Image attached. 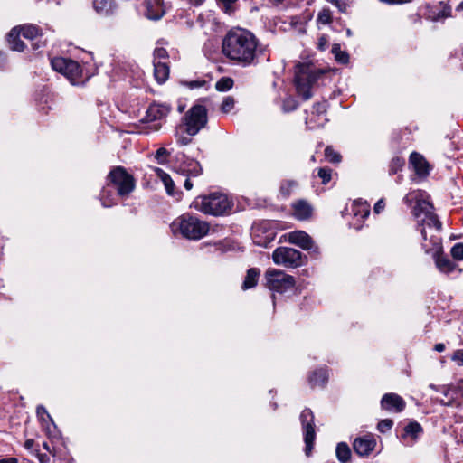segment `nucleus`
I'll return each mask as SVG.
<instances>
[{
  "instance_id": "obj_1",
  "label": "nucleus",
  "mask_w": 463,
  "mask_h": 463,
  "mask_svg": "<svg viewBox=\"0 0 463 463\" xmlns=\"http://www.w3.org/2000/svg\"><path fill=\"white\" fill-rule=\"evenodd\" d=\"M403 201L408 205H411L413 202H416L413 214L418 219L419 224L421 227L420 232L423 239L421 245L424 251L433 256L436 267L439 271L449 273L454 270L455 265L442 255L440 238L431 232L428 238L426 228L428 227L430 231L439 232L441 222L438 220L437 215L433 213L432 205L423 198V193L421 191L410 192L405 195Z\"/></svg>"
},
{
  "instance_id": "obj_2",
  "label": "nucleus",
  "mask_w": 463,
  "mask_h": 463,
  "mask_svg": "<svg viewBox=\"0 0 463 463\" xmlns=\"http://www.w3.org/2000/svg\"><path fill=\"white\" fill-rule=\"evenodd\" d=\"M258 39L250 31L235 28L228 32L222 40L223 55L243 67L251 65L257 57Z\"/></svg>"
},
{
  "instance_id": "obj_3",
  "label": "nucleus",
  "mask_w": 463,
  "mask_h": 463,
  "mask_svg": "<svg viewBox=\"0 0 463 463\" xmlns=\"http://www.w3.org/2000/svg\"><path fill=\"white\" fill-rule=\"evenodd\" d=\"M335 71V70L330 67H316L309 61L298 62L294 71V82L298 94L305 100L309 99L312 97V88L331 80V74Z\"/></svg>"
},
{
  "instance_id": "obj_4",
  "label": "nucleus",
  "mask_w": 463,
  "mask_h": 463,
  "mask_svg": "<svg viewBox=\"0 0 463 463\" xmlns=\"http://www.w3.org/2000/svg\"><path fill=\"white\" fill-rule=\"evenodd\" d=\"M171 229L174 233L179 232L186 239L196 241L209 232L210 225L195 216L183 214L172 222Z\"/></svg>"
},
{
  "instance_id": "obj_5",
  "label": "nucleus",
  "mask_w": 463,
  "mask_h": 463,
  "mask_svg": "<svg viewBox=\"0 0 463 463\" xmlns=\"http://www.w3.org/2000/svg\"><path fill=\"white\" fill-rule=\"evenodd\" d=\"M191 207L205 214L222 215L231 209V203L227 195L213 193L209 195L196 197Z\"/></svg>"
},
{
  "instance_id": "obj_6",
  "label": "nucleus",
  "mask_w": 463,
  "mask_h": 463,
  "mask_svg": "<svg viewBox=\"0 0 463 463\" xmlns=\"http://www.w3.org/2000/svg\"><path fill=\"white\" fill-rule=\"evenodd\" d=\"M264 279L267 288L280 294L293 288L296 284L293 276L276 269H268L264 274Z\"/></svg>"
},
{
  "instance_id": "obj_7",
  "label": "nucleus",
  "mask_w": 463,
  "mask_h": 463,
  "mask_svg": "<svg viewBox=\"0 0 463 463\" xmlns=\"http://www.w3.org/2000/svg\"><path fill=\"white\" fill-rule=\"evenodd\" d=\"M207 109L201 104H195L184 116L185 132L189 136H195L207 124Z\"/></svg>"
},
{
  "instance_id": "obj_8",
  "label": "nucleus",
  "mask_w": 463,
  "mask_h": 463,
  "mask_svg": "<svg viewBox=\"0 0 463 463\" xmlns=\"http://www.w3.org/2000/svg\"><path fill=\"white\" fill-rule=\"evenodd\" d=\"M273 262L288 269L303 265L302 253L293 248L279 247L272 253Z\"/></svg>"
},
{
  "instance_id": "obj_9",
  "label": "nucleus",
  "mask_w": 463,
  "mask_h": 463,
  "mask_svg": "<svg viewBox=\"0 0 463 463\" xmlns=\"http://www.w3.org/2000/svg\"><path fill=\"white\" fill-rule=\"evenodd\" d=\"M108 179L117 188L118 194L120 196L128 195L135 188L133 177L123 167L114 168L109 173Z\"/></svg>"
},
{
  "instance_id": "obj_10",
  "label": "nucleus",
  "mask_w": 463,
  "mask_h": 463,
  "mask_svg": "<svg viewBox=\"0 0 463 463\" xmlns=\"http://www.w3.org/2000/svg\"><path fill=\"white\" fill-rule=\"evenodd\" d=\"M52 67L54 71L63 74L71 84H78L81 76V69L79 63L71 59L57 57L52 60Z\"/></svg>"
},
{
  "instance_id": "obj_11",
  "label": "nucleus",
  "mask_w": 463,
  "mask_h": 463,
  "mask_svg": "<svg viewBox=\"0 0 463 463\" xmlns=\"http://www.w3.org/2000/svg\"><path fill=\"white\" fill-rule=\"evenodd\" d=\"M169 107L163 104H152L146 110V116L144 122L147 123L144 128L138 130L139 133H149L151 131H157L161 128V124L156 122L167 116L169 113Z\"/></svg>"
},
{
  "instance_id": "obj_12",
  "label": "nucleus",
  "mask_w": 463,
  "mask_h": 463,
  "mask_svg": "<svg viewBox=\"0 0 463 463\" xmlns=\"http://www.w3.org/2000/svg\"><path fill=\"white\" fill-rule=\"evenodd\" d=\"M300 420L304 430L306 443V455L309 456L315 440L314 415L311 410L305 409L300 414Z\"/></svg>"
},
{
  "instance_id": "obj_13",
  "label": "nucleus",
  "mask_w": 463,
  "mask_h": 463,
  "mask_svg": "<svg viewBox=\"0 0 463 463\" xmlns=\"http://www.w3.org/2000/svg\"><path fill=\"white\" fill-rule=\"evenodd\" d=\"M287 241L305 250H313V252L319 253L318 248L315 246L312 238L303 231H295L288 233Z\"/></svg>"
},
{
  "instance_id": "obj_14",
  "label": "nucleus",
  "mask_w": 463,
  "mask_h": 463,
  "mask_svg": "<svg viewBox=\"0 0 463 463\" xmlns=\"http://www.w3.org/2000/svg\"><path fill=\"white\" fill-rule=\"evenodd\" d=\"M351 213L354 215L352 225L354 229L360 230L362 228L361 222L367 218L370 213V205L362 200H355L352 203Z\"/></svg>"
},
{
  "instance_id": "obj_15",
  "label": "nucleus",
  "mask_w": 463,
  "mask_h": 463,
  "mask_svg": "<svg viewBox=\"0 0 463 463\" xmlns=\"http://www.w3.org/2000/svg\"><path fill=\"white\" fill-rule=\"evenodd\" d=\"M376 440L372 435L356 438L353 443L354 451L359 456H368L375 448Z\"/></svg>"
},
{
  "instance_id": "obj_16",
  "label": "nucleus",
  "mask_w": 463,
  "mask_h": 463,
  "mask_svg": "<svg viewBox=\"0 0 463 463\" xmlns=\"http://www.w3.org/2000/svg\"><path fill=\"white\" fill-rule=\"evenodd\" d=\"M381 406L389 411L401 412L405 408V402L396 393H386L382 398Z\"/></svg>"
},
{
  "instance_id": "obj_17",
  "label": "nucleus",
  "mask_w": 463,
  "mask_h": 463,
  "mask_svg": "<svg viewBox=\"0 0 463 463\" xmlns=\"http://www.w3.org/2000/svg\"><path fill=\"white\" fill-rule=\"evenodd\" d=\"M251 236L255 244L267 248L274 240L275 233L272 231L266 230L265 227L260 225H254L252 227Z\"/></svg>"
},
{
  "instance_id": "obj_18",
  "label": "nucleus",
  "mask_w": 463,
  "mask_h": 463,
  "mask_svg": "<svg viewBox=\"0 0 463 463\" xmlns=\"http://www.w3.org/2000/svg\"><path fill=\"white\" fill-rule=\"evenodd\" d=\"M410 164L418 175L425 176L429 174V164L420 154L416 152L411 153L410 156Z\"/></svg>"
},
{
  "instance_id": "obj_19",
  "label": "nucleus",
  "mask_w": 463,
  "mask_h": 463,
  "mask_svg": "<svg viewBox=\"0 0 463 463\" xmlns=\"http://www.w3.org/2000/svg\"><path fill=\"white\" fill-rule=\"evenodd\" d=\"M165 14L163 3L160 0H149L146 3V16L150 20H158Z\"/></svg>"
},
{
  "instance_id": "obj_20",
  "label": "nucleus",
  "mask_w": 463,
  "mask_h": 463,
  "mask_svg": "<svg viewBox=\"0 0 463 463\" xmlns=\"http://www.w3.org/2000/svg\"><path fill=\"white\" fill-rule=\"evenodd\" d=\"M312 207L305 201H298L293 204V215L300 221L308 219L312 214Z\"/></svg>"
},
{
  "instance_id": "obj_21",
  "label": "nucleus",
  "mask_w": 463,
  "mask_h": 463,
  "mask_svg": "<svg viewBox=\"0 0 463 463\" xmlns=\"http://www.w3.org/2000/svg\"><path fill=\"white\" fill-rule=\"evenodd\" d=\"M36 412L39 420L41 421V424L43 428L45 430L46 433L48 435L52 434V429H55V425L52 417L47 412L46 409L43 406H38Z\"/></svg>"
},
{
  "instance_id": "obj_22",
  "label": "nucleus",
  "mask_w": 463,
  "mask_h": 463,
  "mask_svg": "<svg viewBox=\"0 0 463 463\" xmlns=\"http://www.w3.org/2000/svg\"><path fill=\"white\" fill-rule=\"evenodd\" d=\"M19 28L14 27L7 35V42L9 47L13 51L23 52L24 50V43L20 40Z\"/></svg>"
},
{
  "instance_id": "obj_23",
  "label": "nucleus",
  "mask_w": 463,
  "mask_h": 463,
  "mask_svg": "<svg viewBox=\"0 0 463 463\" xmlns=\"http://www.w3.org/2000/svg\"><path fill=\"white\" fill-rule=\"evenodd\" d=\"M180 170L187 176H198L202 173L199 162L193 159L183 162Z\"/></svg>"
},
{
  "instance_id": "obj_24",
  "label": "nucleus",
  "mask_w": 463,
  "mask_h": 463,
  "mask_svg": "<svg viewBox=\"0 0 463 463\" xmlns=\"http://www.w3.org/2000/svg\"><path fill=\"white\" fill-rule=\"evenodd\" d=\"M154 75L159 83H164L169 76L168 65L161 61H154Z\"/></svg>"
},
{
  "instance_id": "obj_25",
  "label": "nucleus",
  "mask_w": 463,
  "mask_h": 463,
  "mask_svg": "<svg viewBox=\"0 0 463 463\" xmlns=\"http://www.w3.org/2000/svg\"><path fill=\"white\" fill-rule=\"evenodd\" d=\"M260 274V269H258L256 268L250 269L247 271L246 277L242 283V286H241L242 289L247 290V289L254 288L258 283Z\"/></svg>"
},
{
  "instance_id": "obj_26",
  "label": "nucleus",
  "mask_w": 463,
  "mask_h": 463,
  "mask_svg": "<svg viewBox=\"0 0 463 463\" xmlns=\"http://www.w3.org/2000/svg\"><path fill=\"white\" fill-rule=\"evenodd\" d=\"M327 382V373L326 369L315 371L309 377V383L312 387L323 386Z\"/></svg>"
},
{
  "instance_id": "obj_27",
  "label": "nucleus",
  "mask_w": 463,
  "mask_h": 463,
  "mask_svg": "<svg viewBox=\"0 0 463 463\" xmlns=\"http://www.w3.org/2000/svg\"><path fill=\"white\" fill-rule=\"evenodd\" d=\"M335 454L337 459L342 463H349L351 458V450L345 442H340L336 446Z\"/></svg>"
},
{
  "instance_id": "obj_28",
  "label": "nucleus",
  "mask_w": 463,
  "mask_h": 463,
  "mask_svg": "<svg viewBox=\"0 0 463 463\" xmlns=\"http://www.w3.org/2000/svg\"><path fill=\"white\" fill-rule=\"evenodd\" d=\"M17 27L19 28V33L26 39L33 40L40 35V29L35 25L25 24Z\"/></svg>"
},
{
  "instance_id": "obj_29",
  "label": "nucleus",
  "mask_w": 463,
  "mask_h": 463,
  "mask_svg": "<svg viewBox=\"0 0 463 463\" xmlns=\"http://www.w3.org/2000/svg\"><path fill=\"white\" fill-rule=\"evenodd\" d=\"M93 7L101 14H109L113 11L112 0H93Z\"/></svg>"
},
{
  "instance_id": "obj_30",
  "label": "nucleus",
  "mask_w": 463,
  "mask_h": 463,
  "mask_svg": "<svg viewBox=\"0 0 463 463\" xmlns=\"http://www.w3.org/2000/svg\"><path fill=\"white\" fill-rule=\"evenodd\" d=\"M156 173L157 177L163 182L167 194L170 195L174 194V182L171 179V177L169 176V175L165 173L160 168H156Z\"/></svg>"
},
{
  "instance_id": "obj_31",
  "label": "nucleus",
  "mask_w": 463,
  "mask_h": 463,
  "mask_svg": "<svg viewBox=\"0 0 463 463\" xmlns=\"http://www.w3.org/2000/svg\"><path fill=\"white\" fill-rule=\"evenodd\" d=\"M332 53L335 56V59L337 62L341 64H347L349 61V54L342 51L340 45L338 43H335L332 46Z\"/></svg>"
},
{
  "instance_id": "obj_32",
  "label": "nucleus",
  "mask_w": 463,
  "mask_h": 463,
  "mask_svg": "<svg viewBox=\"0 0 463 463\" xmlns=\"http://www.w3.org/2000/svg\"><path fill=\"white\" fill-rule=\"evenodd\" d=\"M422 431L421 426L417 422H411L404 429L403 438L410 436L411 439H415L418 435Z\"/></svg>"
},
{
  "instance_id": "obj_33",
  "label": "nucleus",
  "mask_w": 463,
  "mask_h": 463,
  "mask_svg": "<svg viewBox=\"0 0 463 463\" xmlns=\"http://www.w3.org/2000/svg\"><path fill=\"white\" fill-rule=\"evenodd\" d=\"M221 9L226 14H232L237 9L238 0H216Z\"/></svg>"
},
{
  "instance_id": "obj_34",
  "label": "nucleus",
  "mask_w": 463,
  "mask_h": 463,
  "mask_svg": "<svg viewBox=\"0 0 463 463\" xmlns=\"http://www.w3.org/2000/svg\"><path fill=\"white\" fill-rule=\"evenodd\" d=\"M232 86L233 80L231 78H222L215 84V88L219 91H227L231 90Z\"/></svg>"
},
{
  "instance_id": "obj_35",
  "label": "nucleus",
  "mask_w": 463,
  "mask_h": 463,
  "mask_svg": "<svg viewBox=\"0 0 463 463\" xmlns=\"http://www.w3.org/2000/svg\"><path fill=\"white\" fill-rule=\"evenodd\" d=\"M332 21V13L328 8L322 9L317 15V22L321 24H328Z\"/></svg>"
},
{
  "instance_id": "obj_36",
  "label": "nucleus",
  "mask_w": 463,
  "mask_h": 463,
  "mask_svg": "<svg viewBox=\"0 0 463 463\" xmlns=\"http://www.w3.org/2000/svg\"><path fill=\"white\" fill-rule=\"evenodd\" d=\"M325 156L331 163H339L342 159L341 155L329 146L325 149Z\"/></svg>"
},
{
  "instance_id": "obj_37",
  "label": "nucleus",
  "mask_w": 463,
  "mask_h": 463,
  "mask_svg": "<svg viewBox=\"0 0 463 463\" xmlns=\"http://www.w3.org/2000/svg\"><path fill=\"white\" fill-rule=\"evenodd\" d=\"M234 104H235V101L233 99V98L232 97H226L222 102V105H221V110L223 112V113H229L232 110V109L234 108Z\"/></svg>"
},
{
  "instance_id": "obj_38",
  "label": "nucleus",
  "mask_w": 463,
  "mask_h": 463,
  "mask_svg": "<svg viewBox=\"0 0 463 463\" xmlns=\"http://www.w3.org/2000/svg\"><path fill=\"white\" fill-rule=\"evenodd\" d=\"M451 256L457 260H463V243H456L451 249Z\"/></svg>"
},
{
  "instance_id": "obj_39",
  "label": "nucleus",
  "mask_w": 463,
  "mask_h": 463,
  "mask_svg": "<svg viewBox=\"0 0 463 463\" xmlns=\"http://www.w3.org/2000/svg\"><path fill=\"white\" fill-rule=\"evenodd\" d=\"M169 154L170 153L165 148L160 147L156 150L155 157L159 164H165L167 161Z\"/></svg>"
},
{
  "instance_id": "obj_40",
  "label": "nucleus",
  "mask_w": 463,
  "mask_h": 463,
  "mask_svg": "<svg viewBox=\"0 0 463 463\" xmlns=\"http://www.w3.org/2000/svg\"><path fill=\"white\" fill-rule=\"evenodd\" d=\"M392 420L385 419L378 423L377 429L379 431L384 433L392 429Z\"/></svg>"
},
{
  "instance_id": "obj_41",
  "label": "nucleus",
  "mask_w": 463,
  "mask_h": 463,
  "mask_svg": "<svg viewBox=\"0 0 463 463\" xmlns=\"http://www.w3.org/2000/svg\"><path fill=\"white\" fill-rule=\"evenodd\" d=\"M318 176L323 180L324 184H326L331 179V169L329 168H319Z\"/></svg>"
},
{
  "instance_id": "obj_42",
  "label": "nucleus",
  "mask_w": 463,
  "mask_h": 463,
  "mask_svg": "<svg viewBox=\"0 0 463 463\" xmlns=\"http://www.w3.org/2000/svg\"><path fill=\"white\" fill-rule=\"evenodd\" d=\"M155 61L164 60L167 57V52L163 47H157L154 51Z\"/></svg>"
},
{
  "instance_id": "obj_43",
  "label": "nucleus",
  "mask_w": 463,
  "mask_h": 463,
  "mask_svg": "<svg viewBox=\"0 0 463 463\" xmlns=\"http://www.w3.org/2000/svg\"><path fill=\"white\" fill-rule=\"evenodd\" d=\"M314 112L317 115H323L326 111V104L325 102H318L313 107Z\"/></svg>"
},
{
  "instance_id": "obj_44",
  "label": "nucleus",
  "mask_w": 463,
  "mask_h": 463,
  "mask_svg": "<svg viewBox=\"0 0 463 463\" xmlns=\"http://www.w3.org/2000/svg\"><path fill=\"white\" fill-rule=\"evenodd\" d=\"M451 359L458 365H463V350H457L454 352Z\"/></svg>"
},
{
  "instance_id": "obj_45",
  "label": "nucleus",
  "mask_w": 463,
  "mask_h": 463,
  "mask_svg": "<svg viewBox=\"0 0 463 463\" xmlns=\"http://www.w3.org/2000/svg\"><path fill=\"white\" fill-rule=\"evenodd\" d=\"M327 43H328V40L326 38V36L325 35H322L321 37H319L318 39V42H317V48L321 51H325L326 46H327Z\"/></svg>"
},
{
  "instance_id": "obj_46",
  "label": "nucleus",
  "mask_w": 463,
  "mask_h": 463,
  "mask_svg": "<svg viewBox=\"0 0 463 463\" xmlns=\"http://www.w3.org/2000/svg\"><path fill=\"white\" fill-rule=\"evenodd\" d=\"M296 107H297V103L292 99H288L285 100L284 105H283V109L286 111L291 110V109H295Z\"/></svg>"
},
{
  "instance_id": "obj_47",
  "label": "nucleus",
  "mask_w": 463,
  "mask_h": 463,
  "mask_svg": "<svg viewBox=\"0 0 463 463\" xmlns=\"http://www.w3.org/2000/svg\"><path fill=\"white\" fill-rule=\"evenodd\" d=\"M175 137H176L177 143L181 146H187L188 144L191 143V138L183 137V136L179 135L178 133L175 134Z\"/></svg>"
},
{
  "instance_id": "obj_48",
  "label": "nucleus",
  "mask_w": 463,
  "mask_h": 463,
  "mask_svg": "<svg viewBox=\"0 0 463 463\" xmlns=\"http://www.w3.org/2000/svg\"><path fill=\"white\" fill-rule=\"evenodd\" d=\"M385 207V203L383 202V199L379 200L375 205H374V208H373V211L375 213H380Z\"/></svg>"
},
{
  "instance_id": "obj_49",
  "label": "nucleus",
  "mask_w": 463,
  "mask_h": 463,
  "mask_svg": "<svg viewBox=\"0 0 463 463\" xmlns=\"http://www.w3.org/2000/svg\"><path fill=\"white\" fill-rule=\"evenodd\" d=\"M106 193H107V190L104 188V189L102 190L101 194H100V196H101V202H102V205H103L104 207H109V206H111V204H112V203H109V202H108V201H107V199L105 198V197H106Z\"/></svg>"
},
{
  "instance_id": "obj_50",
  "label": "nucleus",
  "mask_w": 463,
  "mask_h": 463,
  "mask_svg": "<svg viewBox=\"0 0 463 463\" xmlns=\"http://www.w3.org/2000/svg\"><path fill=\"white\" fill-rule=\"evenodd\" d=\"M455 392L460 394L463 397V380H459L457 383V386L454 388Z\"/></svg>"
},
{
  "instance_id": "obj_51",
  "label": "nucleus",
  "mask_w": 463,
  "mask_h": 463,
  "mask_svg": "<svg viewBox=\"0 0 463 463\" xmlns=\"http://www.w3.org/2000/svg\"><path fill=\"white\" fill-rule=\"evenodd\" d=\"M17 459L15 458H6L0 459V463H17Z\"/></svg>"
},
{
  "instance_id": "obj_52",
  "label": "nucleus",
  "mask_w": 463,
  "mask_h": 463,
  "mask_svg": "<svg viewBox=\"0 0 463 463\" xmlns=\"http://www.w3.org/2000/svg\"><path fill=\"white\" fill-rule=\"evenodd\" d=\"M452 388L449 385H445V386H442L440 388V392L445 395V396H448L449 395V391L451 390Z\"/></svg>"
},
{
  "instance_id": "obj_53",
  "label": "nucleus",
  "mask_w": 463,
  "mask_h": 463,
  "mask_svg": "<svg viewBox=\"0 0 463 463\" xmlns=\"http://www.w3.org/2000/svg\"><path fill=\"white\" fill-rule=\"evenodd\" d=\"M184 186L185 187L186 190H191L192 187H193V184L191 182V180L189 178H186L184 182Z\"/></svg>"
},
{
  "instance_id": "obj_54",
  "label": "nucleus",
  "mask_w": 463,
  "mask_h": 463,
  "mask_svg": "<svg viewBox=\"0 0 463 463\" xmlns=\"http://www.w3.org/2000/svg\"><path fill=\"white\" fill-rule=\"evenodd\" d=\"M434 350L437 352H443L445 350V345L442 343L436 344L434 346Z\"/></svg>"
},
{
  "instance_id": "obj_55",
  "label": "nucleus",
  "mask_w": 463,
  "mask_h": 463,
  "mask_svg": "<svg viewBox=\"0 0 463 463\" xmlns=\"http://www.w3.org/2000/svg\"><path fill=\"white\" fill-rule=\"evenodd\" d=\"M33 439H28V440H26V441H25V447H26L27 449L32 448V447H33Z\"/></svg>"
},
{
  "instance_id": "obj_56",
  "label": "nucleus",
  "mask_w": 463,
  "mask_h": 463,
  "mask_svg": "<svg viewBox=\"0 0 463 463\" xmlns=\"http://www.w3.org/2000/svg\"><path fill=\"white\" fill-rule=\"evenodd\" d=\"M429 387L434 391H439L440 388H439L438 386L434 385V384H430Z\"/></svg>"
},
{
  "instance_id": "obj_57",
  "label": "nucleus",
  "mask_w": 463,
  "mask_h": 463,
  "mask_svg": "<svg viewBox=\"0 0 463 463\" xmlns=\"http://www.w3.org/2000/svg\"><path fill=\"white\" fill-rule=\"evenodd\" d=\"M440 403L443 404V405H451L452 404V402L451 401H449V402H444V401H440Z\"/></svg>"
},
{
  "instance_id": "obj_58",
  "label": "nucleus",
  "mask_w": 463,
  "mask_h": 463,
  "mask_svg": "<svg viewBox=\"0 0 463 463\" xmlns=\"http://www.w3.org/2000/svg\"><path fill=\"white\" fill-rule=\"evenodd\" d=\"M457 10H458V11H459V10H463V3H461V4L458 6Z\"/></svg>"
},
{
  "instance_id": "obj_59",
  "label": "nucleus",
  "mask_w": 463,
  "mask_h": 463,
  "mask_svg": "<svg viewBox=\"0 0 463 463\" xmlns=\"http://www.w3.org/2000/svg\"><path fill=\"white\" fill-rule=\"evenodd\" d=\"M346 34H347V36H351L352 35V31L350 29H347L346 30Z\"/></svg>"
}]
</instances>
